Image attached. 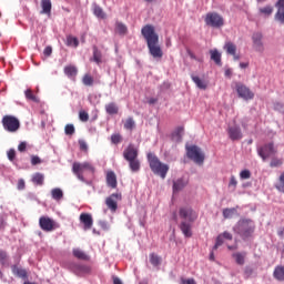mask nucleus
Masks as SVG:
<instances>
[{"mask_svg":"<svg viewBox=\"0 0 284 284\" xmlns=\"http://www.w3.org/2000/svg\"><path fill=\"white\" fill-rule=\"evenodd\" d=\"M141 33L146 41V45L149 49V53L154 59H162L163 51L161 45L159 44V36L155 32V28L153 24H145L142 27Z\"/></svg>","mask_w":284,"mask_h":284,"instance_id":"obj_1","label":"nucleus"},{"mask_svg":"<svg viewBox=\"0 0 284 284\" xmlns=\"http://www.w3.org/2000/svg\"><path fill=\"white\" fill-rule=\"evenodd\" d=\"M179 216L182 220L179 227L185 237H192V223L197 220V213L189 206L180 207Z\"/></svg>","mask_w":284,"mask_h":284,"instance_id":"obj_2","label":"nucleus"},{"mask_svg":"<svg viewBox=\"0 0 284 284\" xmlns=\"http://www.w3.org/2000/svg\"><path fill=\"white\" fill-rule=\"evenodd\" d=\"M148 162L153 174L160 176L162 180L166 178L170 168L162 163L155 153H148Z\"/></svg>","mask_w":284,"mask_h":284,"instance_id":"obj_3","label":"nucleus"},{"mask_svg":"<svg viewBox=\"0 0 284 284\" xmlns=\"http://www.w3.org/2000/svg\"><path fill=\"white\" fill-rule=\"evenodd\" d=\"M139 151L135 149L134 144H129L126 149L123 151V158L129 162L130 170L133 173L140 171V161L138 160Z\"/></svg>","mask_w":284,"mask_h":284,"instance_id":"obj_4","label":"nucleus"},{"mask_svg":"<svg viewBox=\"0 0 284 284\" xmlns=\"http://www.w3.org/2000/svg\"><path fill=\"white\" fill-rule=\"evenodd\" d=\"M94 166L92 164L84 162V163H74L73 164V173L78 176V179L82 182L85 181L84 175L87 173L94 174Z\"/></svg>","mask_w":284,"mask_h":284,"instance_id":"obj_5","label":"nucleus"},{"mask_svg":"<svg viewBox=\"0 0 284 284\" xmlns=\"http://www.w3.org/2000/svg\"><path fill=\"white\" fill-rule=\"evenodd\" d=\"M204 22L207 27L214 28V29H221L224 26L223 16L215 11L207 12L205 14Z\"/></svg>","mask_w":284,"mask_h":284,"instance_id":"obj_6","label":"nucleus"},{"mask_svg":"<svg viewBox=\"0 0 284 284\" xmlns=\"http://www.w3.org/2000/svg\"><path fill=\"white\" fill-rule=\"evenodd\" d=\"M2 128L6 130V132H19L21 122L14 115H4L2 118Z\"/></svg>","mask_w":284,"mask_h":284,"instance_id":"obj_7","label":"nucleus"},{"mask_svg":"<svg viewBox=\"0 0 284 284\" xmlns=\"http://www.w3.org/2000/svg\"><path fill=\"white\" fill-rule=\"evenodd\" d=\"M255 226L250 220H242L239 222L237 232L243 239L251 237L254 233Z\"/></svg>","mask_w":284,"mask_h":284,"instance_id":"obj_8","label":"nucleus"},{"mask_svg":"<svg viewBox=\"0 0 284 284\" xmlns=\"http://www.w3.org/2000/svg\"><path fill=\"white\" fill-rule=\"evenodd\" d=\"M235 90L237 92L239 98L243 99L244 101H250L254 99V93L246 87V84L242 82H235Z\"/></svg>","mask_w":284,"mask_h":284,"instance_id":"obj_9","label":"nucleus"},{"mask_svg":"<svg viewBox=\"0 0 284 284\" xmlns=\"http://www.w3.org/2000/svg\"><path fill=\"white\" fill-rule=\"evenodd\" d=\"M187 158L199 165L203 164L205 159L204 153L195 145L187 146Z\"/></svg>","mask_w":284,"mask_h":284,"instance_id":"obj_10","label":"nucleus"},{"mask_svg":"<svg viewBox=\"0 0 284 284\" xmlns=\"http://www.w3.org/2000/svg\"><path fill=\"white\" fill-rule=\"evenodd\" d=\"M39 225L43 232H54L57 230V222L48 216H41L39 219Z\"/></svg>","mask_w":284,"mask_h":284,"instance_id":"obj_11","label":"nucleus"},{"mask_svg":"<svg viewBox=\"0 0 284 284\" xmlns=\"http://www.w3.org/2000/svg\"><path fill=\"white\" fill-rule=\"evenodd\" d=\"M253 49L258 52L263 53L265 51L264 42H263V33L256 31L252 36Z\"/></svg>","mask_w":284,"mask_h":284,"instance_id":"obj_12","label":"nucleus"},{"mask_svg":"<svg viewBox=\"0 0 284 284\" xmlns=\"http://www.w3.org/2000/svg\"><path fill=\"white\" fill-rule=\"evenodd\" d=\"M277 151L273 144V142H270L268 144H264V146H261L258 149V155L263 159V161H266L270 156L276 154Z\"/></svg>","mask_w":284,"mask_h":284,"instance_id":"obj_13","label":"nucleus"},{"mask_svg":"<svg viewBox=\"0 0 284 284\" xmlns=\"http://www.w3.org/2000/svg\"><path fill=\"white\" fill-rule=\"evenodd\" d=\"M122 195L120 193H115L110 195L106 200H105V204L108 206V209L111 212H115L118 209V201H121Z\"/></svg>","mask_w":284,"mask_h":284,"instance_id":"obj_14","label":"nucleus"},{"mask_svg":"<svg viewBox=\"0 0 284 284\" xmlns=\"http://www.w3.org/2000/svg\"><path fill=\"white\" fill-rule=\"evenodd\" d=\"M80 222L83 224L84 231L92 230V226L94 225V220L92 219V215L88 213H82L80 215Z\"/></svg>","mask_w":284,"mask_h":284,"instance_id":"obj_15","label":"nucleus"},{"mask_svg":"<svg viewBox=\"0 0 284 284\" xmlns=\"http://www.w3.org/2000/svg\"><path fill=\"white\" fill-rule=\"evenodd\" d=\"M92 272V268L87 265L81 264H74L73 265V273L78 276H85L87 274H90Z\"/></svg>","mask_w":284,"mask_h":284,"instance_id":"obj_16","label":"nucleus"},{"mask_svg":"<svg viewBox=\"0 0 284 284\" xmlns=\"http://www.w3.org/2000/svg\"><path fill=\"white\" fill-rule=\"evenodd\" d=\"M227 133H229V138L232 141H239L243 138L242 131L239 126H229Z\"/></svg>","mask_w":284,"mask_h":284,"instance_id":"obj_17","label":"nucleus"},{"mask_svg":"<svg viewBox=\"0 0 284 284\" xmlns=\"http://www.w3.org/2000/svg\"><path fill=\"white\" fill-rule=\"evenodd\" d=\"M275 7L277 8V12L275 14V20L284 24V0H278L275 3Z\"/></svg>","mask_w":284,"mask_h":284,"instance_id":"obj_18","label":"nucleus"},{"mask_svg":"<svg viewBox=\"0 0 284 284\" xmlns=\"http://www.w3.org/2000/svg\"><path fill=\"white\" fill-rule=\"evenodd\" d=\"M91 61L95 62L98 65L103 63V53L97 45L93 47V57L91 58Z\"/></svg>","mask_w":284,"mask_h":284,"instance_id":"obj_19","label":"nucleus"},{"mask_svg":"<svg viewBox=\"0 0 284 284\" xmlns=\"http://www.w3.org/2000/svg\"><path fill=\"white\" fill-rule=\"evenodd\" d=\"M106 185L111 189H116L118 186L116 175L112 171L106 173Z\"/></svg>","mask_w":284,"mask_h":284,"instance_id":"obj_20","label":"nucleus"},{"mask_svg":"<svg viewBox=\"0 0 284 284\" xmlns=\"http://www.w3.org/2000/svg\"><path fill=\"white\" fill-rule=\"evenodd\" d=\"M11 272L14 276H18V278H28V271H26V268L13 265Z\"/></svg>","mask_w":284,"mask_h":284,"instance_id":"obj_21","label":"nucleus"},{"mask_svg":"<svg viewBox=\"0 0 284 284\" xmlns=\"http://www.w3.org/2000/svg\"><path fill=\"white\" fill-rule=\"evenodd\" d=\"M42 14H50L52 12V0H41Z\"/></svg>","mask_w":284,"mask_h":284,"instance_id":"obj_22","label":"nucleus"},{"mask_svg":"<svg viewBox=\"0 0 284 284\" xmlns=\"http://www.w3.org/2000/svg\"><path fill=\"white\" fill-rule=\"evenodd\" d=\"M273 276L280 282H284V266L278 265L275 267Z\"/></svg>","mask_w":284,"mask_h":284,"instance_id":"obj_23","label":"nucleus"},{"mask_svg":"<svg viewBox=\"0 0 284 284\" xmlns=\"http://www.w3.org/2000/svg\"><path fill=\"white\" fill-rule=\"evenodd\" d=\"M105 112L109 115H115L119 113V106L115 104V102H109V104H105Z\"/></svg>","mask_w":284,"mask_h":284,"instance_id":"obj_24","label":"nucleus"},{"mask_svg":"<svg viewBox=\"0 0 284 284\" xmlns=\"http://www.w3.org/2000/svg\"><path fill=\"white\" fill-rule=\"evenodd\" d=\"M31 181L34 185H43V181H45V175L43 173H34L31 178Z\"/></svg>","mask_w":284,"mask_h":284,"instance_id":"obj_25","label":"nucleus"},{"mask_svg":"<svg viewBox=\"0 0 284 284\" xmlns=\"http://www.w3.org/2000/svg\"><path fill=\"white\" fill-rule=\"evenodd\" d=\"M93 13L98 19L102 20H104L108 17V14H105V11H103V8H101V6L99 4L93 6Z\"/></svg>","mask_w":284,"mask_h":284,"instance_id":"obj_26","label":"nucleus"},{"mask_svg":"<svg viewBox=\"0 0 284 284\" xmlns=\"http://www.w3.org/2000/svg\"><path fill=\"white\" fill-rule=\"evenodd\" d=\"M224 50L227 52V54L234 55L236 53V44L232 41H226L224 44Z\"/></svg>","mask_w":284,"mask_h":284,"instance_id":"obj_27","label":"nucleus"},{"mask_svg":"<svg viewBox=\"0 0 284 284\" xmlns=\"http://www.w3.org/2000/svg\"><path fill=\"white\" fill-rule=\"evenodd\" d=\"M82 84L85 85V87L94 85V77L91 73H85L82 77Z\"/></svg>","mask_w":284,"mask_h":284,"instance_id":"obj_28","label":"nucleus"},{"mask_svg":"<svg viewBox=\"0 0 284 284\" xmlns=\"http://www.w3.org/2000/svg\"><path fill=\"white\" fill-rule=\"evenodd\" d=\"M192 80L199 89L206 90V88H207L206 82L204 80H202L199 75H192Z\"/></svg>","mask_w":284,"mask_h":284,"instance_id":"obj_29","label":"nucleus"},{"mask_svg":"<svg viewBox=\"0 0 284 284\" xmlns=\"http://www.w3.org/2000/svg\"><path fill=\"white\" fill-rule=\"evenodd\" d=\"M186 184L187 183L183 179L175 181L173 183V192L174 193L180 192L181 190H183L186 186Z\"/></svg>","mask_w":284,"mask_h":284,"instance_id":"obj_30","label":"nucleus"},{"mask_svg":"<svg viewBox=\"0 0 284 284\" xmlns=\"http://www.w3.org/2000/svg\"><path fill=\"white\" fill-rule=\"evenodd\" d=\"M183 132H184L183 126H178L176 131H174V133H172V140L175 142H181Z\"/></svg>","mask_w":284,"mask_h":284,"instance_id":"obj_31","label":"nucleus"},{"mask_svg":"<svg viewBox=\"0 0 284 284\" xmlns=\"http://www.w3.org/2000/svg\"><path fill=\"white\" fill-rule=\"evenodd\" d=\"M73 256L81 261H90V257L85 254V252L79 248L73 250Z\"/></svg>","mask_w":284,"mask_h":284,"instance_id":"obj_32","label":"nucleus"},{"mask_svg":"<svg viewBox=\"0 0 284 284\" xmlns=\"http://www.w3.org/2000/svg\"><path fill=\"white\" fill-rule=\"evenodd\" d=\"M51 196L54 201H61L63 199V191L61 189H52Z\"/></svg>","mask_w":284,"mask_h":284,"instance_id":"obj_33","label":"nucleus"},{"mask_svg":"<svg viewBox=\"0 0 284 284\" xmlns=\"http://www.w3.org/2000/svg\"><path fill=\"white\" fill-rule=\"evenodd\" d=\"M210 53H211V60H213L215 64L221 65L222 64L221 53L216 49L211 50Z\"/></svg>","mask_w":284,"mask_h":284,"instance_id":"obj_34","label":"nucleus"},{"mask_svg":"<svg viewBox=\"0 0 284 284\" xmlns=\"http://www.w3.org/2000/svg\"><path fill=\"white\" fill-rule=\"evenodd\" d=\"M233 257L235 258L236 264L244 265L245 264V257L246 253H234Z\"/></svg>","mask_w":284,"mask_h":284,"instance_id":"obj_35","label":"nucleus"},{"mask_svg":"<svg viewBox=\"0 0 284 284\" xmlns=\"http://www.w3.org/2000/svg\"><path fill=\"white\" fill-rule=\"evenodd\" d=\"M115 31L116 33H119L120 36H125L128 32V28L124 23L122 22H116L115 23Z\"/></svg>","mask_w":284,"mask_h":284,"instance_id":"obj_36","label":"nucleus"},{"mask_svg":"<svg viewBox=\"0 0 284 284\" xmlns=\"http://www.w3.org/2000/svg\"><path fill=\"white\" fill-rule=\"evenodd\" d=\"M149 257H150V263H151L154 267L160 266V264H161V262H162V260H161L160 256H158V255L154 254V253H151Z\"/></svg>","mask_w":284,"mask_h":284,"instance_id":"obj_37","label":"nucleus"},{"mask_svg":"<svg viewBox=\"0 0 284 284\" xmlns=\"http://www.w3.org/2000/svg\"><path fill=\"white\" fill-rule=\"evenodd\" d=\"M135 128V122L133 120V118H128L124 122V129L132 131Z\"/></svg>","mask_w":284,"mask_h":284,"instance_id":"obj_38","label":"nucleus"},{"mask_svg":"<svg viewBox=\"0 0 284 284\" xmlns=\"http://www.w3.org/2000/svg\"><path fill=\"white\" fill-rule=\"evenodd\" d=\"M283 163H284L283 158H272L270 166L271 168H280L283 165Z\"/></svg>","mask_w":284,"mask_h":284,"instance_id":"obj_39","label":"nucleus"},{"mask_svg":"<svg viewBox=\"0 0 284 284\" xmlns=\"http://www.w3.org/2000/svg\"><path fill=\"white\" fill-rule=\"evenodd\" d=\"M24 95H26V99H28L29 101H33L34 103H38L39 102V99L36 98L34 93H32V90L31 89H28L26 92H24Z\"/></svg>","mask_w":284,"mask_h":284,"instance_id":"obj_40","label":"nucleus"},{"mask_svg":"<svg viewBox=\"0 0 284 284\" xmlns=\"http://www.w3.org/2000/svg\"><path fill=\"white\" fill-rule=\"evenodd\" d=\"M123 140L122 135H120V133H113L111 135V143L114 145H118L119 143H121Z\"/></svg>","mask_w":284,"mask_h":284,"instance_id":"obj_41","label":"nucleus"},{"mask_svg":"<svg viewBox=\"0 0 284 284\" xmlns=\"http://www.w3.org/2000/svg\"><path fill=\"white\" fill-rule=\"evenodd\" d=\"M275 187L280 191L284 193V171L281 174L280 179H278V183L275 185Z\"/></svg>","mask_w":284,"mask_h":284,"instance_id":"obj_42","label":"nucleus"},{"mask_svg":"<svg viewBox=\"0 0 284 284\" xmlns=\"http://www.w3.org/2000/svg\"><path fill=\"white\" fill-rule=\"evenodd\" d=\"M79 119L81 122H88L90 120L88 111H79Z\"/></svg>","mask_w":284,"mask_h":284,"instance_id":"obj_43","label":"nucleus"},{"mask_svg":"<svg viewBox=\"0 0 284 284\" xmlns=\"http://www.w3.org/2000/svg\"><path fill=\"white\" fill-rule=\"evenodd\" d=\"M236 213V210L235 209H225L223 211V216L224 219H231L233 214Z\"/></svg>","mask_w":284,"mask_h":284,"instance_id":"obj_44","label":"nucleus"},{"mask_svg":"<svg viewBox=\"0 0 284 284\" xmlns=\"http://www.w3.org/2000/svg\"><path fill=\"white\" fill-rule=\"evenodd\" d=\"M260 12L265 16H271L273 13V8L271 6H266V7L260 8Z\"/></svg>","mask_w":284,"mask_h":284,"instance_id":"obj_45","label":"nucleus"},{"mask_svg":"<svg viewBox=\"0 0 284 284\" xmlns=\"http://www.w3.org/2000/svg\"><path fill=\"white\" fill-rule=\"evenodd\" d=\"M6 261H8V253L3 250H0V263L6 265Z\"/></svg>","mask_w":284,"mask_h":284,"instance_id":"obj_46","label":"nucleus"},{"mask_svg":"<svg viewBox=\"0 0 284 284\" xmlns=\"http://www.w3.org/2000/svg\"><path fill=\"white\" fill-rule=\"evenodd\" d=\"M78 143L80 146V151L88 152V142H85V140H79Z\"/></svg>","mask_w":284,"mask_h":284,"instance_id":"obj_47","label":"nucleus"},{"mask_svg":"<svg viewBox=\"0 0 284 284\" xmlns=\"http://www.w3.org/2000/svg\"><path fill=\"white\" fill-rule=\"evenodd\" d=\"M240 178L242 180H248L251 178V172L248 170H244L240 173Z\"/></svg>","mask_w":284,"mask_h":284,"instance_id":"obj_48","label":"nucleus"},{"mask_svg":"<svg viewBox=\"0 0 284 284\" xmlns=\"http://www.w3.org/2000/svg\"><path fill=\"white\" fill-rule=\"evenodd\" d=\"M223 243H224L223 242V236L219 235L217 239H216V243H215L213 250H217Z\"/></svg>","mask_w":284,"mask_h":284,"instance_id":"obj_49","label":"nucleus"},{"mask_svg":"<svg viewBox=\"0 0 284 284\" xmlns=\"http://www.w3.org/2000/svg\"><path fill=\"white\" fill-rule=\"evenodd\" d=\"M64 74L69 77V79H72V65H67L64 68Z\"/></svg>","mask_w":284,"mask_h":284,"instance_id":"obj_50","label":"nucleus"},{"mask_svg":"<svg viewBox=\"0 0 284 284\" xmlns=\"http://www.w3.org/2000/svg\"><path fill=\"white\" fill-rule=\"evenodd\" d=\"M180 284H196V282L194 278L185 280V278L181 277Z\"/></svg>","mask_w":284,"mask_h":284,"instance_id":"obj_51","label":"nucleus"},{"mask_svg":"<svg viewBox=\"0 0 284 284\" xmlns=\"http://www.w3.org/2000/svg\"><path fill=\"white\" fill-rule=\"evenodd\" d=\"M39 163H41V158H39L37 155H32L31 156V164L32 165H39Z\"/></svg>","mask_w":284,"mask_h":284,"instance_id":"obj_52","label":"nucleus"},{"mask_svg":"<svg viewBox=\"0 0 284 284\" xmlns=\"http://www.w3.org/2000/svg\"><path fill=\"white\" fill-rule=\"evenodd\" d=\"M16 156H17V152L14 151V149L9 150V152H8L9 161H14Z\"/></svg>","mask_w":284,"mask_h":284,"instance_id":"obj_53","label":"nucleus"},{"mask_svg":"<svg viewBox=\"0 0 284 284\" xmlns=\"http://www.w3.org/2000/svg\"><path fill=\"white\" fill-rule=\"evenodd\" d=\"M229 186H230V187H233V190L236 189V186H237V181H236V179H235L234 176L231 178Z\"/></svg>","mask_w":284,"mask_h":284,"instance_id":"obj_54","label":"nucleus"},{"mask_svg":"<svg viewBox=\"0 0 284 284\" xmlns=\"http://www.w3.org/2000/svg\"><path fill=\"white\" fill-rule=\"evenodd\" d=\"M44 57H51L52 55V47H47L43 50Z\"/></svg>","mask_w":284,"mask_h":284,"instance_id":"obj_55","label":"nucleus"},{"mask_svg":"<svg viewBox=\"0 0 284 284\" xmlns=\"http://www.w3.org/2000/svg\"><path fill=\"white\" fill-rule=\"evenodd\" d=\"M18 190H26V181L23 179L18 181Z\"/></svg>","mask_w":284,"mask_h":284,"instance_id":"obj_56","label":"nucleus"},{"mask_svg":"<svg viewBox=\"0 0 284 284\" xmlns=\"http://www.w3.org/2000/svg\"><path fill=\"white\" fill-rule=\"evenodd\" d=\"M26 148H28V144H27L26 142H21V143L18 145L19 152H26Z\"/></svg>","mask_w":284,"mask_h":284,"instance_id":"obj_57","label":"nucleus"},{"mask_svg":"<svg viewBox=\"0 0 284 284\" xmlns=\"http://www.w3.org/2000/svg\"><path fill=\"white\" fill-rule=\"evenodd\" d=\"M65 134H72V124H67L64 128Z\"/></svg>","mask_w":284,"mask_h":284,"instance_id":"obj_58","label":"nucleus"},{"mask_svg":"<svg viewBox=\"0 0 284 284\" xmlns=\"http://www.w3.org/2000/svg\"><path fill=\"white\" fill-rule=\"evenodd\" d=\"M100 226H101V229H103L104 231H108V229H110L109 225H108V222H105V221H101V222H100Z\"/></svg>","mask_w":284,"mask_h":284,"instance_id":"obj_59","label":"nucleus"},{"mask_svg":"<svg viewBox=\"0 0 284 284\" xmlns=\"http://www.w3.org/2000/svg\"><path fill=\"white\" fill-rule=\"evenodd\" d=\"M222 237L226 239V240H230V241L233 239L232 234H230L229 232H224Z\"/></svg>","mask_w":284,"mask_h":284,"instance_id":"obj_60","label":"nucleus"},{"mask_svg":"<svg viewBox=\"0 0 284 284\" xmlns=\"http://www.w3.org/2000/svg\"><path fill=\"white\" fill-rule=\"evenodd\" d=\"M225 77L229 78V79H231V77H232V70H231L230 68H227V69L225 70Z\"/></svg>","mask_w":284,"mask_h":284,"instance_id":"obj_61","label":"nucleus"},{"mask_svg":"<svg viewBox=\"0 0 284 284\" xmlns=\"http://www.w3.org/2000/svg\"><path fill=\"white\" fill-rule=\"evenodd\" d=\"M72 44H73L74 48H78L79 47V39L72 38Z\"/></svg>","mask_w":284,"mask_h":284,"instance_id":"obj_62","label":"nucleus"},{"mask_svg":"<svg viewBox=\"0 0 284 284\" xmlns=\"http://www.w3.org/2000/svg\"><path fill=\"white\" fill-rule=\"evenodd\" d=\"M277 235L282 237L284 235V227H280L277 231Z\"/></svg>","mask_w":284,"mask_h":284,"instance_id":"obj_63","label":"nucleus"},{"mask_svg":"<svg viewBox=\"0 0 284 284\" xmlns=\"http://www.w3.org/2000/svg\"><path fill=\"white\" fill-rule=\"evenodd\" d=\"M113 284H122V282L120 281V278L114 277V278H113Z\"/></svg>","mask_w":284,"mask_h":284,"instance_id":"obj_64","label":"nucleus"}]
</instances>
